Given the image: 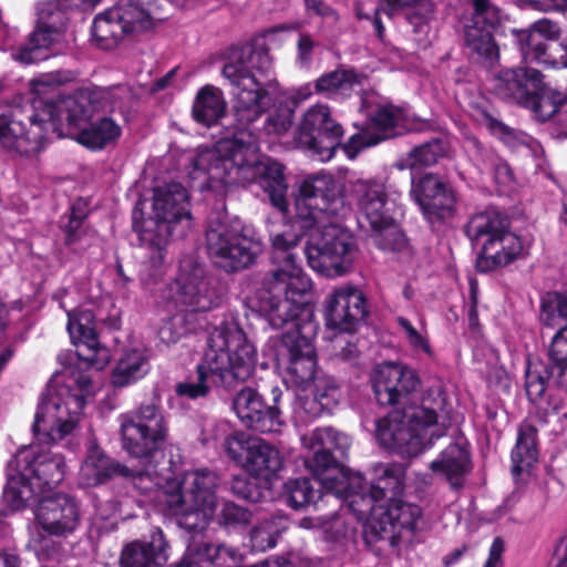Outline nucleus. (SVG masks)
Listing matches in <instances>:
<instances>
[{
	"mask_svg": "<svg viewBox=\"0 0 567 567\" xmlns=\"http://www.w3.org/2000/svg\"><path fill=\"white\" fill-rule=\"evenodd\" d=\"M352 195L372 230L373 243L383 250L402 249L405 236L390 214L384 184L375 179H358L352 185Z\"/></svg>",
	"mask_w": 567,
	"mask_h": 567,
	"instance_id": "obj_14",
	"label": "nucleus"
},
{
	"mask_svg": "<svg viewBox=\"0 0 567 567\" xmlns=\"http://www.w3.org/2000/svg\"><path fill=\"white\" fill-rule=\"evenodd\" d=\"M299 526L305 529L318 530L327 540H334L346 535L347 526L340 515L303 517Z\"/></svg>",
	"mask_w": 567,
	"mask_h": 567,
	"instance_id": "obj_50",
	"label": "nucleus"
},
{
	"mask_svg": "<svg viewBox=\"0 0 567 567\" xmlns=\"http://www.w3.org/2000/svg\"><path fill=\"white\" fill-rule=\"evenodd\" d=\"M281 465L282 460L276 447L257 437L248 440V454L244 462V468L247 472L268 477L278 472Z\"/></svg>",
	"mask_w": 567,
	"mask_h": 567,
	"instance_id": "obj_37",
	"label": "nucleus"
},
{
	"mask_svg": "<svg viewBox=\"0 0 567 567\" xmlns=\"http://www.w3.org/2000/svg\"><path fill=\"white\" fill-rule=\"evenodd\" d=\"M313 334L282 333L281 346L288 355L287 373L290 381L306 388L315 381L317 360L311 342Z\"/></svg>",
	"mask_w": 567,
	"mask_h": 567,
	"instance_id": "obj_26",
	"label": "nucleus"
},
{
	"mask_svg": "<svg viewBox=\"0 0 567 567\" xmlns=\"http://www.w3.org/2000/svg\"><path fill=\"white\" fill-rule=\"evenodd\" d=\"M251 518L250 511L230 501L223 503L217 515L218 524L226 528L246 527Z\"/></svg>",
	"mask_w": 567,
	"mask_h": 567,
	"instance_id": "obj_53",
	"label": "nucleus"
},
{
	"mask_svg": "<svg viewBox=\"0 0 567 567\" xmlns=\"http://www.w3.org/2000/svg\"><path fill=\"white\" fill-rule=\"evenodd\" d=\"M121 437L123 449L143 467L135 470L109 457L100 447L92 446L81 470V482L95 486L113 477L133 481L150 480L155 468L154 458L168 439V425L156 402L141 404L135 411L121 416Z\"/></svg>",
	"mask_w": 567,
	"mask_h": 567,
	"instance_id": "obj_4",
	"label": "nucleus"
},
{
	"mask_svg": "<svg viewBox=\"0 0 567 567\" xmlns=\"http://www.w3.org/2000/svg\"><path fill=\"white\" fill-rule=\"evenodd\" d=\"M536 427L530 423H523L518 431V437L512 451V472L514 475L528 471L537 461Z\"/></svg>",
	"mask_w": 567,
	"mask_h": 567,
	"instance_id": "obj_40",
	"label": "nucleus"
},
{
	"mask_svg": "<svg viewBox=\"0 0 567 567\" xmlns=\"http://www.w3.org/2000/svg\"><path fill=\"white\" fill-rule=\"evenodd\" d=\"M35 518L43 532L55 537H68L80 524L78 504L66 494L43 498L38 505Z\"/></svg>",
	"mask_w": 567,
	"mask_h": 567,
	"instance_id": "obj_24",
	"label": "nucleus"
},
{
	"mask_svg": "<svg viewBox=\"0 0 567 567\" xmlns=\"http://www.w3.org/2000/svg\"><path fill=\"white\" fill-rule=\"evenodd\" d=\"M65 461L61 454L35 453L23 447L8 464V482L3 499L11 509L23 508L37 493V489L58 486L65 475Z\"/></svg>",
	"mask_w": 567,
	"mask_h": 567,
	"instance_id": "obj_9",
	"label": "nucleus"
},
{
	"mask_svg": "<svg viewBox=\"0 0 567 567\" xmlns=\"http://www.w3.org/2000/svg\"><path fill=\"white\" fill-rule=\"evenodd\" d=\"M327 410L322 403L312 395H298L295 403V413L303 421L318 417L326 413Z\"/></svg>",
	"mask_w": 567,
	"mask_h": 567,
	"instance_id": "obj_58",
	"label": "nucleus"
},
{
	"mask_svg": "<svg viewBox=\"0 0 567 567\" xmlns=\"http://www.w3.org/2000/svg\"><path fill=\"white\" fill-rule=\"evenodd\" d=\"M373 471L375 477L369 494L350 495L348 506L360 519H364L377 504H389L392 499H398L396 496L404 487L406 468L403 464L381 463Z\"/></svg>",
	"mask_w": 567,
	"mask_h": 567,
	"instance_id": "obj_20",
	"label": "nucleus"
},
{
	"mask_svg": "<svg viewBox=\"0 0 567 567\" xmlns=\"http://www.w3.org/2000/svg\"><path fill=\"white\" fill-rule=\"evenodd\" d=\"M147 371V362L137 350L126 353L117 363L113 373V383L116 386H125L137 380Z\"/></svg>",
	"mask_w": 567,
	"mask_h": 567,
	"instance_id": "obj_46",
	"label": "nucleus"
},
{
	"mask_svg": "<svg viewBox=\"0 0 567 567\" xmlns=\"http://www.w3.org/2000/svg\"><path fill=\"white\" fill-rule=\"evenodd\" d=\"M257 362L255 347L235 321L223 322L209 334L208 348L197 365L196 382H181L176 393L189 399L206 396L207 379L216 385L231 389L252 375Z\"/></svg>",
	"mask_w": 567,
	"mask_h": 567,
	"instance_id": "obj_6",
	"label": "nucleus"
},
{
	"mask_svg": "<svg viewBox=\"0 0 567 567\" xmlns=\"http://www.w3.org/2000/svg\"><path fill=\"white\" fill-rule=\"evenodd\" d=\"M121 133V126L111 117L103 115L91 122L89 127L82 130L79 133L78 141L89 148L102 150L116 142Z\"/></svg>",
	"mask_w": 567,
	"mask_h": 567,
	"instance_id": "obj_41",
	"label": "nucleus"
},
{
	"mask_svg": "<svg viewBox=\"0 0 567 567\" xmlns=\"http://www.w3.org/2000/svg\"><path fill=\"white\" fill-rule=\"evenodd\" d=\"M404 120L403 111L391 104L380 105L371 115V128L362 130L352 135L343 145L349 158H355L358 153L369 146L391 137L392 131Z\"/></svg>",
	"mask_w": 567,
	"mask_h": 567,
	"instance_id": "obj_27",
	"label": "nucleus"
},
{
	"mask_svg": "<svg viewBox=\"0 0 567 567\" xmlns=\"http://www.w3.org/2000/svg\"><path fill=\"white\" fill-rule=\"evenodd\" d=\"M522 251L523 243L520 238L507 228L501 236L481 249L477 267L486 271L493 267L506 266L516 259Z\"/></svg>",
	"mask_w": 567,
	"mask_h": 567,
	"instance_id": "obj_34",
	"label": "nucleus"
},
{
	"mask_svg": "<svg viewBox=\"0 0 567 567\" xmlns=\"http://www.w3.org/2000/svg\"><path fill=\"white\" fill-rule=\"evenodd\" d=\"M53 111L54 107L48 104L29 117L28 127L22 121L0 116V144L21 155L38 153L48 138L50 128L56 125Z\"/></svg>",
	"mask_w": 567,
	"mask_h": 567,
	"instance_id": "obj_19",
	"label": "nucleus"
},
{
	"mask_svg": "<svg viewBox=\"0 0 567 567\" xmlns=\"http://www.w3.org/2000/svg\"><path fill=\"white\" fill-rule=\"evenodd\" d=\"M102 96L104 113L118 111L125 118L133 112L135 96L132 90L125 85H117L109 89H99Z\"/></svg>",
	"mask_w": 567,
	"mask_h": 567,
	"instance_id": "obj_47",
	"label": "nucleus"
},
{
	"mask_svg": "<svg viewBox=\"0 0 567 567\" xmlns=\"http://www.w3.org/2000/svg\"><path fill=\"white\" fill-rule=\"evenodd\" d=\"M281 519L266 520L254 527L250 532V543L254 550L265 551L275 547L277 540L285 529Z\"/></svg>",
	"mask_w": 567,
	"mask_h": 567,
	"instance_id": "obj_52",
	"label": "nucleus"
},
{
	"mask_svg": "<svg viewBox=\"0 0 567 567\" xmlns=\"http://www.w3.org/2000/svg\"><path fill=\"white\" fill-rule=\"evenodd\" d=\"M367 301L352 285L336 288L326 301L327 324L340 331H350L367 317Z\"/></svg>",
	"mask_w": 567,
	"mask_h": 567,
	"instance_id": "obj_22",
	"label": "nucleus"
},
{
	"mask_svg": "<svg viewBox=\"0 0 567 567\" xmlns=\"http://www.w3.org/2000/svg\"><path fill=\"white\" fill-rule=\"evenodd\" d=\"M157 0H121L93 20L92 37L104 50L114 49L122 40L135 39L154 28Z\"/></svg>",
	"mask_w": 567,
	"mask_h": 567,
	"instance_id": "obj_11",
	"label": "nucleus"
},
{
	"mask_svg": "<svg viewBox=\"0 0 567 567\" xmlns=\"http://www.w3.org/2000/svg\"><path fill=\"white\" fill-rule=\"evenodd\" d=\"M540 321L550 328L558 327L549 350V363L567 362V292H549L542 301Z\"/></svg>",
	"mask_w": 567,
	"mask_h": 567,
	"instance_id": "obj_28",
	"label": "nucleus"
},
{
	"mask_svg": "<svg viewBox=\"0 0 567 567\" xmlns=\"http://www.w3.org/2000/svg\"><path fill=\"white\" fill-rule=\"evenodd\" d=\"M509 227L508 219L496 209L473 215L466 224L465 233L475 247L482 249Z\"/></svg>",
	"mask_w": 567,
	"mask_h": 567,
	"instance_id": "obj_35",
	"label": "nucleus"
},
{
	"mask_svg": "<svg viewBox=\"0 0 567 567\" xmlns=\"http://www.w3.org/2000/svg\"><path fill=\"white\" fill-rule=\"evenodd\" d=\"M293 274L267 275L257 292V306L272 328H286L284 333L313 334L316 324L308 305L311 280Z\"/></svg>",
	"mask_w": 567,
	"mask_h": 567,
	"instance_id": "obj_8",
	"label": "nucleus"
},
{
	"mask_svg": "<svg viewBox=\"0 0 567 567\" xmlns=\"http://www.w3.org/2000/svg\"><path fill=\"white\" fill-rule=\"evenodd\" d=\"M63 40V33L38 22L28 42L14 54V59L24 64H31L50 56L48 51Z\"/></svg>",
	"mask_w": 567,
	"mask_h": 567,
	"instance_id": "obj_36",
	"label": "nucleus"
},
{
	"mask_svg": "<svg viewBox=\"0 0 567 567\" xmlns=\"http://www.w3.org/2000/svg\"><path fill=\"white\" fill-rule=\"evenodd\" d=\"M420 383L414 370L393 362L378 365L372 375V388L379 404H403L402 409L377 421V439L386 449L409 457L430 449L434 440L445 435L451 425L441 382L430 385L422 394L420 404H415L412 400Z\"/></svg>",
	"mask_w": 567,
	"mask_h": 567,
	"instance_id": "obj_2",
	"label": "nucleus"
},
{
	"mask_svg": "<svg viewBox=\"0 0 567 567\" xmlns=\"http://www.w3.org/2000/svg\"><path fill=\"white\" fill-rule=\"evenodd\" d=\"M102 96L96 90H80L75 94L63 99L60 104L45 103V106L54 107L53 117L56 122L54 128L50 132H59L61 124L65 121L69 125L80 126L82 123L91 121L94 116L104 113Z\"/></svg>",
	"mask_w": 567,
	"mask_h": 567,
	"instance_id": "obj_29",
	"label": "nucleus"
},
{
	"mask_svg": "<svg viewBox=\"0 0 567 567\" xmlns=\"http://www.w3.org/2000/svg\"><path fill=\"white\" fill-rule=\"evenodd\" d=\"M416 11L409 16L408 19L411 24L415 25V32H422L426 22L433 18L435 6L431 0H417L414 6Z\"/></svg>",
	"mask_w": 567,
	"mask_h": 567,
	"instance_id": "obj_63",
	"label": "nucleus"
},
{
	"mask_svg": "<svg viewBox=\"0 0 567 567\" xmlns=\"http://www.w3.org/2000/svg\"><path fill=\"white\" fill-rule=\"evenodd\" d=\"M86 218V210L82 202L75 203L71 207V212L68 215V223L64 225V241L68 246L75 245L81 240L83 230V223Z\"/></svg>",
	"mask_w": 567,
	"mask_h": 567,
	"instance_id": "obj_55",
	"label": "nucleus"
},
{
	"mask_svg": "<svg viewBox=\"0 0 567 567\" xmlns=\"http://www.w3.org/2000/svg\"><path fill=\"white\" fill-rule=\"evenodd\" d=\"M411 195L431 224L442 223L454 214V190L437 175L425 174L412 183Z\"/></svg>",
	"mask_w": 567,
	"mask_h": 567,
	"instance_id": "obj_21",
	"label": "nucleus"
},
{
	"mask_svg": "<svg viewBox=\"0 0 567 567\" xmlns=\"http://www.w3.org/2000/svg\"><path fill=\"white\" fill-rule=\"evenodd\" d=\"M430 468L445 478L453 488H460L471 470L468 452L460 443L451 444L430 463Z\"/></svg>",
	"mask_w": 567,
	"mask_h": 567,
	"instance_id": "obj_33",
	"label": "nucleus"
},
{
	"mask_svg": "<svg viewBox=\"0 0 567 567\" xmlns=\"http://www.w3.org/2000/svg\"><path fill=\"white\" fill-rule=\"evenodd\" d=\"M206 248L217 267L234 272L255 262L261 244L238 220L212 219L206 230Z\"/></svg>",
	"mask_w": 567,
	"mask_h": 567,
	"instance_id": "obj_12",
	"label": "nucleus"
},
{
	"mask_svg": "<svg viewBox=\"0 0 567 567\" xmlns=\"http://www.w3.org/2000/svg\"><path fill=\"white\" fill-rule=\"evenodd\" d=\"M542 84L538 70L507 69L496 73L491 80V91L502 100L522 104L529 94L535 93Z\"/></svg>",
	"mask_w": 567,
	"mask_h": 567,
	"instance_id": "obj_30",
	"label": "nucleus"
},
{
	"mask_svg": "<svg viewBox=\"0 0 567 567\" xmlns=\"http://www.w3.org/2000/svg\"><path fill=\"white\" fill-rule=\"evenodd\" d=\"M313 395L322 403L329 413L339 405L341 390L333 378L321 377L315 380Z\"/></svg>",
	"mask_w": 567,
	"mask_h": 567,
	"instance_id": "obj_54",
	"label": "nucleus"
},
{
	"mask_svg": "<svg viewBox=\"0 0 567 567\" xmlns=\"http://www.w3.org/2000/svg\"><path fill=\"white\" fill-rule=\"evenodd\" d=\"M344 131L333 118L328 105L316 104L309 107L298 125L295 140L297 144L322 162L330 161L341 144Z\"/></svg>",
	"mask_w": 567,
	"mask_h": 567,
	"instance_id": "obj_16",
	"label": "nucleus"
},
{
	"mask_svg": "<svg viewBox=\"0 0 567 567\" xmlns=\"http://www.w3.org/2000/svg\"><path fill=\"white\" fill-rule=\"evenodd\" d=\"M297 229L301 230L295 220L290 228L275 234L271 237L272 254L271 259L275 268L267 275H278V277H288L290 272L298 277H308L303 271L299 262V255L297 248L300 244L302 234L298 233ZM303 233L308 230L302 229ZM311 230H309V236Z\"/></svg>",
	"mask_w": 567,
	"mask_h": 567,
	"instance_id": "obj_32",
	"label": "nucleus"
},
{
	"mask_svg": "<svg viewBox=\"0 0 567 567\" xmlns=\"http://www.w3.org/2000/svg\"><path fill=\"white\" fill-rule=\"evenodd\" d=\"M66 81V76H63L60 72H52L41 74L37 79H33L30 82L31 92L38 96L39 99H45L43 109L45 107V103H52L47 95H50L55 92V90Z\"/></svg>",
	"mask_w": 567,
	"mask_h": 567,
	"instance_id": "obj_56",
	"label": "nucleus"
},
{
	"mask_svg": "<svg viewBox=\"0 0 567 567\" xmlns=\"http://www.w3.org/2000/svg\"><path fill=\"white\" fill-rule=\"evenodd\" d=\"M357 84H360V75L353 70L337 69L317 79L315 87L318 93L336 96L348 93Z\"/></svg>",
	"mask_w": 567,
	"mask_h": 567,
	"instance_id": "obj_44",
	"label": "nucleus"
},
{
	"mask_svg": "<svg viewBox=\"0 0 567 567\" xmlns=\"http://www.w3.org/2000/svg\"><path fill=\"white\" fill-rule=\"evenodd\" d=\"M559 37L560 28L556 22L549 19L535 21L528 30L518 33L523 58L528 51H536L537 47H545L548 42L558 40Z\"/></svg>",
	"mask_w": 567,
	"mask_h": 567,
	"instance_id": "obj_42",
	"label": "nucleus"
},
{
	"mask_svg": "<svg viewBox=\"0 0 567 567\" xmlns=\"http://www.w3.org/2000/svg\"><path fill=\"white\" fill-rule=\"evenodd\" d=\"M71 8H76L72 4L71 0H50L42 2L39 6L38 22L51 29H58L64 34V29L69 21L68 11Z\"/></svg>",
	"mask_w": 567,
	"mask_h": 567,
	"instance_id": "obj_49",
	"label": "nucleus"
},
{
	"mask_svg": "<svg viewBox=\"0 0 567 567\" xmlns=\"http://www.w3.org/2000/svg\"><path fill=\"white\" fill-rule=\"evenodd\" d=\"M305 447L312 451L307 461L308 468L318 476L327 489L339 495L347 488V480L339 466V461L347 457L351 439L346 433L331 426L319 427L301 437Z\"/></svg>",
	"mask_w": 567,
	"mask_h": 567,
	"instance_id": "obj_13",
	"label": "nucleus"
},
{
	"mask_svg": "<svg viewBox=\"0 0 567 567\" xmlns=\"http://www.w3.org/2000/svg\"><path fill=\"white\" fill-rule=\"evenodd\" d=\"M173 292L176 305L189 312L209 311L220 301L213 278L190 258L181 261Z\"/></svg>",
	"mask_w": 567,
	"mask_h": 567,
	"instance_id": "obj_17",
	"label": "nucleus"
},
{
	"mask_svg": "<svg viewBox=\"0 0 567 567\" xmlns=\"http://www.w3.org/2000/svg\"><path fill=\"white\" fill-rule=\"evenodd\" d=\"M537 48L536 51L525 53V62H537L553 68H567V39L548 42L547 45Z\"/></svg>",
	"mask_w": 567,
	"mask_h": 567,
	"instance_id": "obj_48",
	"label": "nucleus"
},
{
	"mask_svg": "<svg viewBox=\"0 0 567 567\" xmlns=\"http://www.w3.org/2000/svg\"><path fill=\"white\" fill-rule=\"evenodd\" d=\"M92 394V382L85 374L55 375L42 395L32 424V432L41 444H52L73 433L82 416L86 396Z\"/></svg>",
	"mask_w": 567,
	"mask_h": 567,
	"instance_id": "obj_7",
	"label": "nucleus"
},
{
	"mask_svg": "<svg viewBox=\"0 0 567 567\" xmlns=\"http://www.w3.org/2000/svg\"><path fill=\"white\" fill-rule=\"evenodd\" d=\"M184 333L183 319L179 316L165 320L158 329V338L165 344L177 342Z\"/></svg>",
	"mask_w": 567,
	"mask_h": 567,
	"instance_id": "obj_61",
	"label": "nucleus"
},
{
	"mask_svg": "<svg viewBox=\"0 0 567 567\" xmlns=\"http://www.w3.org/2000/svg\"><path fill=\"white\" fill-rule=\"evenodd\" d=\"M244 433L229 435L224 441V449L228 456L244 467L245 457L248 454V440Z\"/></svg>",
	"mask_w": 567,
	"mask_h": 567,
	"instance_id": "obj_59",
	"label": "nucleus"
},
{
	"mask_svg": "<svg viewBox=\"0 0 567 567\" xmlns=\"http://www.w3.org/2000/svg\"><path fill=\"white\" fill-rule=\"evenodd\" d=\"M292 124V113L288 110L270 114L264 124L266 134L281 135L286 133Z\"/></svg>",
	"mask_w": 567,
	"mask_h": 567,
	"instance_id": "obj_62",
	"label": "nucleus"
},
{
	"mask_svg": "<svg viewBox=\"0 0 567 567\" xmlns=\"http://www.w3.org/2000/svg\"><path fill=\"white\" fill-rule=\"evenodd\" d=\"M474 10L473 22L496 28L501 23V11L491 0H471Z\"/></svg>",
	"mask_w": 567,
	"mask_h": 567,
	"instance_id": "obj_57",
	"label": "nucleus"
},
{
	"mask_svg": "<svg viewBox=\"0 0 567 567\" xmlns=\"http://www.w3.org/2000/svg\"><path fill=\"white\" fill-rule=\"evenodd\" d=\"M241 554L235 548L217 545L212 560V567H238L241 563Z\"/></svg>",
	"mask_w": 567,
	"mask_h": 567,
	"instance_id": "obj_64",
	"label": "nucleus"
},
{
	"mask_svg": "<svg viewBox=\"0 0 567 567\" xmlns=\"http://www.w3.org/2000/svg\"><path fill=\"white\" fill-rule=\"evenodd\" d=\"M447 146L442 140H432L411 150L405 159V166H430L446 154Z\"/></svg>",
	"mask_w": 567,
	"mask_h": 567,
	"instance_id": "obj_51",
	"label": "nucleus"
},
{
	"mask_svg": "<svg viewBox=\"0 0 567 567\" xmlns=\"http://www.w3.org/2000/svg\"><path fill=\"white\" fill-rule=\"evenodd\" d=\"M396 321H398L399 326L402 328V330L404 331V334H405V338H406L409 344L414 350L423 351L426 354H431V347L429 344V341H427L426 337L421 331L416 330L412 326V323L403 317H399L396 319Z\"/></svg>",
	"mask_w": 567,
	"mask_h": 567,
	"instance_id": "obj_60",
	"label": "nucleus"
},
{
	"mask_svg": "<svg viewBox=\"0 0 567 567\" xmlns=\"http://www.w3.org/2000/svg\"><path fill=\"white\" fill-rule=\"evenodd\" d=\"M233 409L246 427L259 432H277L281 425L277 408L268 405L255 389L243 388L234 398Z\"/></svg>",
	"mask_w": 567,
	"mask_h": 567,
	"instance_id": "obj_25",
	"label": "nucleus"
},
{
	"mask_svg": "<svg viewBox=\"0 0 567 567\" xmlns=\"http://www.w3.org/2000/svg\"><path fill=\"white\" fill-rule=\"evenodd\" d=\"M169 545L163 530L154 528L148 540H133L122 548L120 567H162L168 560Z\"/></svg>",
	"mask_w": 567,
	"mask_h": 567,
	"instance_id": "obj_31",
	"label": "nucleus"
},
{
	"mask_svg": "<svg viewBox=\"0 0 567 567\" xmlns=\"http://www.w3.org/2000/svg\"><path fill=\"white\" fill-rule=\"evenodd\" d=\"M227 102L219 87L207 84L196 94L193 103V117L206 126L216 124L226 113Z\"/></svg>",
	"mask_w": 567,
	"mask_h": 567,
	"instance_id": "obj_39",
	"label": "nucleus"
},
{
	"mask_svg": "<svg viewBox=\"0 0 567 567\" xmlns=\"http://www.w3.org/2000/svg\"><path fill=\"white\" fill-rule=\"evenodd\" d=\"M320 487L327 489V486L316 475L313 480L308 477L289 480L285 484L287 503L296 509L315 503L321 497Z\"/></svg>",
	"mask_w": 567,
	"mask_h": 567,
	"instance_id": "obj_43",
	"label": "nucleus"
},
{
	"mask_svg": "<svg viewBox=\"0 0 567 567\" xmlns=\"http://www.w3.org/2000/svg\"><path fill=\"white\" fill-rule=\"evenodd\" d=\"M564 95L560 92L546 87L543 83L540 87L529 94L523 105L530 107L535 116L540 121H547L557 115L563 106Z\"/></svg>",
	"mask_w": 567,
	"mask_h": 567,
	"instance_id": "obj_45",
	"label": "nucleus"
},
{
	"mask_svg": "<svg viewBox=\"0 0 567 567\" xmlns=\"http://www.w3.org/2000/svg\"><path fill=\"white\" fill-rule=\"evenodd\" d=\"M339 195V186L331 175L317 174L301 181L295 198V225L311 230L305 247L308 265L327 277L348 272L355 256L350 233L327 221Z\"/></svg>",
	"mask_w": 567,
	"mask_h": 567,
	"instance_id": "obj_3",
	"label": "nucleus"
},
{
	"mask_svg": "<svg viewBox=\"0 0 567 567\" xmlns=\"http://www.w3.org/2000/svg\"><path fill=\"white\" fill-rule=\"evenodd\" d=\"M271 70L272 59L261 43L252 42L229 50L221 76L231 86L236 99V131L233 137L220 140L210 148L199 150L194 159V173L205 175L210 188L252 183L259 177L272 206L286 213L288 185L284 166L260 159L257 144L259 131L255 126L265 112L264 100L267 96L260 78L267 76Z\"/></svg>",
	"mask_w": 567,
	"mask_h": 567,
	"instance_id": "obj_1",
	"label": "nucleus"
},
{
	"mask_svg": "<svg viewBox=\"0 0 567 567\" xmlns=\"http://www.w3.org/2000/svg\"><path fill=\"white\" fill-rule=\"evenodd\" d=\"M550 382L567 392V362L530 363L526 370L525 389L535 406V415L543 424L561 408V399L550 390Z\"/></svg>",
	"mask_w": 567,
	"mask_h": 567,
	"instance_id": "obj_18",
	"label": "nucleus"
},
{
	"mask_svg": "<svg viewBox=\"0 0 567 567\" xmlns=\"http://www.w3.org/2000/svg\"><path fill=\"white\" fill-rule=\"evenodd\" d=\"M483 23L473 22L465 28V44L470 54L486 68H492L499 59V49L491 30Z\"/></svg>",
	"mask_w": 567,
	"mask_h": 567,
	"instance_id": "obj_38",
	"label": "nucleus"
},
{
	"mask_svg": "<svg viewBox=\"0 0 567 567\" xmlns=\"http://www.w3.org/2000/svg\"><path fill=\"white\" fill-rule=\"evenodd\" d=\"M365 518L364 538L368 544L383 540L395 546L400 539H411L421 518V509L401 499H392L389 504H377Z\"/></svg>",
	"mask_w": 567,
	"mask_h": 567,
	"instance_id": "obj_15",
	"label": "nucleus"
},
{
	"mask_svg": "<svg viewBox=\"0 0 567 567\" xmlns=\"http://www.w3.org/2000/svg\"><path fill=\"white\" fill-rule=\"evenodd\" d=\"M68 331L72 342L78 347V355L94 367L104 369L111 354L107 348L102 347L96 338L94 315L91 310L68 312Z\"/></svg>",
	"mask_w": 567,
	"mask_h": 567,
	"instance_id": "obj_23",
	"label": "nucleus"
},
{
	"mask_svg": "<svg viewBox=\"0 0 567 567\" xmlns=\"http://www.w3.org/2000/svg\"><path fill=\"white\" fill-rule=\"evenodd\" d=\"M187 193L179 183L157 187L153 197V216L142 231V240L154 250L152 264L157 267L164 261V250L169 239L183 235L190 226Z\"/></svg>",
	"mask_w": 567,
	"mask_h": 567,
	"instance_id": "obj_10",
	"label": "nucleus"
},
{
	"mask_svg": "<svg viewBox=\"0 0 567 567\" xmlns=\"http://www.w3.org/2000/svg\"><path fill=\"white\" fill-rule=\"evenodd\" d=\"M216 473L200 468L188 472L181 482L169 484L164 492V506L176 524L190 534L184 560L193 566H210L217 545L205 536V530L213 518L217 506Z\"/></svg>",
	"mask_w": 567,
	"mask_h": 567,
	"instance_id": "obj_5",
	"label": "nucleus"
}]
</instances>
